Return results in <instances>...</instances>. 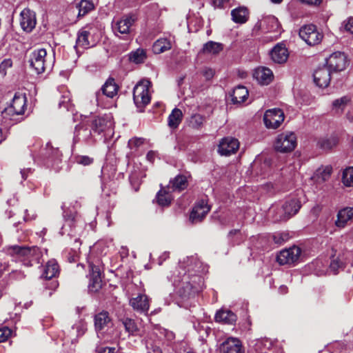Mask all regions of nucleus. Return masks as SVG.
Instances as JSON below:
<instances>
[{
  "label": "nucleus",
  "mask_w": 353,
  "mask_h": 353,
  "mask_svg": "<svg viewBox=\"0 0 353 353\" xmlns=\"http://www.w3.org/2000/svg\"><path fill=\"white\" fill-rule=\"evenodd\" d=\"M5 251L13 260L21 261L26 266H32L34 263H39L40 251L38 247L13 245L7 246Z\"/></svg>",
  "instance_id": "nucleus-1"
},
{
  "label": "nucleus",
  "mask_w": 353,
  "mask_h": 353,
  "mask_svg": "<svg viewBox=\"0 0 353 353\" xmlns=\"http://www.w3.org/2000/svg\"><path fill=\"white\" fill-rule=\"evenodd\" d=\"M203 285V281L199 275L185 274L179 284V293L182 297H188L200 292Z\"/></svg>",
  "instance_id": "nucleus-2"
},
{
  "label": "nucleus",
  "mask_w": 353,
  "mask_h": 353,
  "mask_svg": "<svg viewBox=\"0 0 353 353\" xmlns=\"http://www.w3.org/2000/svg\"><path fill=\"white\" fill-rule=\"evenodd\" d=\"M94 328L97 337L104 341L112 339V323L107 312H101L94 316Z\"/></svg>",
  "instance_id": "nucleus-3"
},
{
  "label": "nucleus",
  "mask_w": 353,
  "mask_h": 353,
  "mask_svg": "<svg viewBox=\"0 0 353 353\" xmlns=\"http://www.w3.org/2000/svg\"><path fill=\"white\" fill-rule=\"evenodd\" d=\"M137 20V16L133 13L123 16L118 21L112 23V27L114 33L123 39H128L132 31V26Z\"/></svg>",
  "instance_id": "nucleus-4"
},
{
  "label": "nucleus",
  "mask_w": 353,
  "mask_h": 353,
  "mask_svg": "<svg viewBox=\"0 0 353 353\" xmlns=\"http://www.w3.org/2000/svg\"><path fill=\"white\" fill-rule=\"evenodd\" d=\"M27 98L25 94L17 92L14 94L10 106L2 112L3 119L14 120V116L24 114L26 109Z\"/></svg>",
  "instance_id": "nucleus-5"
},
{
  "label": "nucleus",
  "mask_w": 353,
  "mask_h": 353,
  "mask_svg": "<svg viewBox=\"0 0 353 353\" xmlns=\"http://www.w3.org/2000/svg\"><path fill=\"white\" fill-rule=\"evenodd\" d=\"M151 85L150 81L143 79L134 88L133 99L138 108H143L150 102L149 88Z\"/></svg>",
  "instance_id": "nucleus-6"
},
{
  "label": "nucleus",
  "mask_w": 353,
  "mask_h": 353,
  "mask_svg": "<svg viewBox=\"0 0 353 353\" xmlns=\"http://www.w3.org/2000/svg\"><path fill=\"white\" fill-rule=\"evenodd\" d=\"M297 144L296 134L290 131L279 134L274 142V148L281 152H289L294 150Z\"/></svg>",
  "instance_id": "nucleus-7"
},
{
  "label": "nucleus",
  "mask_w": 353,
  "mask_h": 353,
  "mask_svg": "<svg viewBox=\"0 0 353 353\" xmlns=\"http://www.w3.org/2000/svg\"><path fill=\"white\" fill-rule=\"evenodd\" d=\"M29 63L38 74L44 72L47 68H51L50 63L47 61V52L44 48L34 50L30 55Z\"/></svg>",
  "instance_id": "nucleus-8"
},
{
  "label": "nucleus",
  "mask_w": 353,
  "mask_h": 353,
  "mask_svg": "<svg viewBox=\"0 0 353 353\" xmlns=\"http://www.w3.org/2000/svg\"><path fill=\"white\" fill-rule=\"evenodd\" d=\"M300 38L308 46L318 45L323 39V35L313 24L303 26L299 32Z\"/></svg>",
  "instance_id": "nucleus-9"
},
{
  "label": "nucleus",
  "mask_w": 353,
  "mask_h": 353,
  "mask_svg": "<svg viewBox=\"0 0 353 353\" xmlns=\"http://www.w3.org/2000/svg\"><path fill=\"white\" fill-rule=\"evenodd\" d=\"M83 225L73 215H70L65 219V222L61 229V235L67 234L71 237L80 236L83 232Z\"/></svg>",
  "instance_id": "nucleus-10"
},
{
  "label": "nucleus",
  "mask_w": 353,
  "mask_h": 353,
  "mask_svg": "<svg viewBox=\"0 0 353 353\" xmlns=\"http://www.w3.org/2000/svg\"><path fill=\"white\" fill-rule=\"evenodd\" d=\"M301 254L300 248L292 246L280 251L277 254L276 261L280 265L295 264L299 262Z\"/></svg>",
  "instance_id": "nucleus-11"
},
{
  "label": "nucleus",
  "mask_w": 353,
  "mask_h": 353,
  "mask_svg": "<svg viewBox=\"0 0 353 353\" xmlns=\"http://www.w3.org/2000/svg\"><path fill=\"white\" fill-rule=\"evenodd\" d=\"M284 113L279 108L270 109L265 111L263 121L266 128L276 129L284 121Z\"/></svg>",
  "instance_id": "nucleus-12"
},
{
  "label": "nucleus",
  "mask_w": 353,
  "mask_h": 353,
  "mask_svg": "<svg viewBox=\"0 0 353 353\" xmlns=\"http://www.w3.org/2000/svg\"><path fill=\"white\" fill-rule=\"evenodd\" d=\"M95 30L96 28L92 26L81 29L78 33L77 46L83 48L94 46L96 43V40L93 39Z\"/></svg>",
  "instance_id": "nucleus-13"
},
{
  "label": "nucleus",
  "mask_w": 353,
  "mask_h": 353,
  "mask_svg": "<svg viewBox=\"0 0 353 353\" xmlns=\"http://www.w3.org/2000/svg\"><path fill=\"white\" fill-rule=\"evenodd\" d=\"M113 121L110 115L105 114L95 118L92 122V130L94 132L100 134L105 132L107 134L112 132Z\"/></svg>",
  "instance_id": "nucleus-14"
},
{
  "label": "nucleus",
  "mask_w": 353,
  "mask_h": 353,
  "mask_svg": "<svg viewBox=\"0 0 353 353\" xmlns=\"http://www.w3.org/2000/svg\"><path fill=\"white\" fill-rule=\"evenodd\" d=\"M347 57L344 53L336 52L326 59V67L332 72L343 70L347 65Z\"/></svg>",
  "instance_id": "nucleus-15"
},
{
  "label": "nucleus",
  "mask_w": 353,
  "mask_h": 353,
  "mask_svg": "<svg viewBox=\"0 0 353 353\" xmlns=\"http://www.w3.org/2000/svg\"><path fill=\"white\" fill-rule=\"evenodd\" d=\"M279 28V23L274 16H267L259 21L254 26L253 31L276 32Z\"/></svg>",
  "instance_id": "nucleus-16"
},
{
  "label": "nucleus",
  "mask_w": 353,
  "mask_h": 353,
  "mask_svg": "<svg viewBox=\"0 0 353 353\" xmlns=\"http://www.w3.org/2000/svg\"><path fill=\"white\" fill-rule=\"evenodd\" d=\"M239 148V141L235 138L228 137L221 140L218 147V152L222 156H230L236 153Z\"/></svg>",
  "instance_id": "nucleus-17"
},
{
  "label": "nucleus",
  "mask_w": 353,
  "mask_h": 353,
  "mask_svg": "<svg viewBox=\"0 0 353 353\" xmlns=\"http://www.w3.org/2000/svg\"><path fill=\"white\" fill-rule=\"evenodd\" d=\"M210 210V207L205 199L195 203L190 213V219L192 223L201 222Z\"/></svg>",
  "instance_id": "nucleus-18"
},
{
  "label": "nucleus",
  "mask_w": 353,
  "mask_h": 353,
  "mask_svg": "<svg viewBox=\"0 0 353 353\" xmlns=\"http://www.w3.org/2000/svg\"><path fill=\"white\" fill-rule=\"evenodd\" d=\"M37 23L36 14L34 12L28 8L23 9L20 14V26L21 28L27 32H30Z\"/></svg>",
  "instance_id": "nucleus-19"
},
{
  "label": "nucleus",
  "mask_w": 353,
  "mask_h": 353,
  "mask_svg": "<svg viewBox=\"0 0 353 353\" xmlns=\"http://www.w3.org/2000/svg\"><path fill=\"white\" fill-rule=\"evenodd\" d=\"M90 282L88 290L92 292H98L102 287V279L101 277V271L98 266L90 264Z\"/></svg>",
  "instance_id": "nucleus-20"
},
{
  "label": "nucleus",
  "mask_w": 353,
  "mask_h": 353,
  "mask_svg": "<svg viewBox=\"0 0 353 353\" xmlns=\"http://www.w3.org/2000/svg\"><path fill=\"white\" fill-rule=\"evenodd\" d=\"M332 71L325 65L318 68L314 72V81L320 88H326L331 79Z\"/></svg>",
  "instance_id": "nucleus-21"
},
{
  "label": "nucleus",
  "mask_w": 353,
  "mask_h": 353,
  "mask_svg": "<svg viewBox=\"0 0 353 353\" xmlns=\"http://www.w3.org/2000/svg\"><path fill=\"white\" fill-rule=\"evenodd\" d=\"M353 220V208L345 207L339 210L334 225L339 229H343Z\"/></svg>",
  "instance_id": "nucleus-22"
},
{
  "label": "nucleus",
  "mask_w": 353,
  "mask_h": 353,
  "mask_svg": "<svg viewBox=\"0 0 353 353\" xmlns=\"http://www.w3.org/2000/svg\"><path fill=\"white\" fill-rule=\"evenodd\" d=\"M129 303L134 310L141 314H146L150 308V300L145 294L130 299Z\"/></svg>",
  "instance_id": "nucleus-23"
},
{
  "label": "nucleus",
  "mask_w": 353,
  "mask_h": 353,
  "mask_svg": "<svg viewBox=\"0 0 353 353\" xmlns=\"http://www.w3.org/2000/svg\"><path fill=\"white\" fill-rule=\"evenodd\" d=\"M91 138V130L84 124L78 125L74 132L73 145L79 142L89 143Z\"/></svg>",
  "instance_id": "nucleus-24"
},
{
  "label": "nucleus",
  "mask_w": 353,
  "mask_h": 353,
  "mask_svg": "<svg viewBox=\"0 0 353 353\" xmlns=\"http://www.w3.org/2000/svg\"><path fill=\"white\" fill-rule=\"evenodd\" d=\"M221 353H243L241 341L236 338H228L220 347Z\"/></svg>",
  "instance_id": "nucleus-25"
},
{
  "label": "nucleus",
  "mask_w": 353,
  "mask_h": 353,
  "mask_svg": "<svg viewBox=\"0 0 353 353\" xmlns=\"http://www.w3.org/2000/svg\"><path fill=\"white\" fill-rule=\"evenodd\" d=\"M271 59L277 63H283L288 60L289 53L285 45L281 43L276 44L270 52Z\"/></svg>",
  "instance_id": "nucleus-26"
},
{
  "label": "nucleus",
  "mask_w": 353,
  "mask_h": 353,
  "mask_svg": "<svg viewBox=\"0 0 353 353\" xmlns=\"http://www.w3.org/2000/svg\"><path fill=\"white\" fill-rule=\"evenodd\" d=\"M253 77L260 84L268 85L272 81L274 76L269 68L260 67L254 70Z\"/></svg>",
  "instance_id": "nucleus-27"
},
{
  "label": "nucleus",
  "mask_w": 353,
  "mask_h": 353,
  "mask_svg": "<svg viewBox=\"0 0 353 353\" xmlns=\"http://www.w3.org/2000/svg\"><path fill=\"white\" fill-rule=\"evenodd\" d=\"M46 150L45 156L48 159V165L53 166L61 161L62 154L58 148H54L51 143H48L46 145Z\"/></svg>",
  "instance_id": "nucleus-28"
},
{
  "label": "nucleus",
  "mask_w": 353,
  "mask_h": 353,
  "mask_svg": "<svg viewBox=\"0 0 353 353\" xmlns=\"http://www.w3.org/2000/svg\"><path fill=\"white\" fill-rule=\"evenodd\" d=\"M301 208V204L298 199H291L286 201L283 205L284 212L283 219H287L296 214Z\"/></svg>",
  "instance_id": "nucleus-29"
},
{
  "label": "nucleus",
  "mask_w": 353,
  "mask_h": 353,
  "mask_svg": "<svg viewBox=\"0 0 353 353\" xmlns=\"http://www.w3.org/2000/svg\"><path fill=\"white\" fill-rule=\"evenodd\" d=\"M332 170V167L328 165L319 168L315 171L311 179L317 184L323 183L329 179Z\"/></svg>",
  "instance_id": "nucleus-30"
},
{
  "label": "nucleus",
  "mask_w": 353,
  "mask_h": 353,
  "mask_svg": "<svg viewBox=\"0 0 353 353\" xmlns=\"http://www.w3.org/2000/svg\"><path fill=\"white\" fill-rule=\"evenodd\" d=\"M172 47V41L170 38L162 37L157 39L152 46V51L154 54H161L170 50Z\"/></svg>",
  "instance_id": "nucleus-31"
},
{
  "label": "nucleus",
  "mask_w": 353,
  "mask_h": 353,
  "mask_svg": "<svg viewBox=\"0 0 353 353\" xmlns=\"http://www.w3.org/2000/svg\"><path fill=\"white\" fill-rule=\"evenodd\" d=\"M232 21L236 23H245L249 19V11L245 7H238L231 11Z\"/></svg>",
  "instance_id": "nucleus-32"
},
{
  "label": "nucleus",
  "mask_w": 353,
  "mask_h": 353,
  "mask_svg": "<svg viewBox=\"0 0 353 353\" xmlns=\"http://www.w3.org/2000/svg\"><path fill=\"white\" fill-rule=\"evenodd\" d=\"M215 321L226 324H233L236 321V316L230 310L221 309L216 313Z\"/></svg>",
  "instance_id": "nucleus-33"
},
{
  "label": "nucleus",
  "mask_w": 353,
  "mask_h": 353,
  "mask_svg": "<svg viewBox=\"0 0 353 353\" xmlns=\"http://www.w3.org/2000/svg\"><path fill=\"white\" fill-rule=\"evenodd\" d=\"M339 139L336 135H327L319 139L317 145L323 150H329L335 147L338 143Z\"/></svg>",
  "instance_id": "nucleus-34"
},
{
  "label": "nucleus",
  "mask_w": 353,
  "mask_h": 353,
  "mask_svg": "<svg viewBox=\"0 0 353 353\" xmlns=\"http://www.w3.org/2000/svg\"><path fill=\"white\" fill-rule=\"evenodd\" d=\"M73 5L79 10L78 17H84L94 8V3L90 0H76Z\"/></svg>",
  "instance_id": "nucleus-35"
},
{
  "label": "nucleus",
  "mask_w": 353,
  "mask_h": 353,
  "mask_svg": "<svg viewBox=\"0 0 353 353\" xmlns=\"http://www.w3.org/2000/svg\"><path fill=\"white\" fill-rule=\"evenodd\" d=\"M59 272V267L56 260L48 261L44 267L42 276L46 279L55 277Z\"/></svg>",
  "instance_id": "nucleus-36"
},
{
  "label": "nucleus",
  "mask_w": 353,
  "mask_h": 353,
  "mask_svg": "<svg viewBox=\"0 0 353 353\" xmlns=\"http://www.w3.org/2000/svg\"><path fill=\"white\" fill-rule=\"evenodd\" d=\"M188 185V181L185 176L178 175L174 179L170 181L169 185L167 186L168 190L171 192H181L186 188Z\"/></svg>",
  "instance_id": "nucleus-37"
},
{
  "label": "nucleus",
  "mask_w": 353,
  "mask_h": 353,
  "mask_svg": "<svg viewBox=\"0 0 353 353\" xmlns=\"http://www.w3.org/2000/svg\"><path fill=\"white\" fill-rule=\"evenodd\" d=\"M248 90L245 86H236L232 94V101L233 103H243L248 99Z\"/></svg>",
  "instance_id": "nucleus-38"
},
{
  "label": "nucleus",
  "mask_w": 353,
  "mask_h": 353,
  "mask_svg": "<svg viewBox=\"0 0 353 353\" xmlns=\"http://www.w3.org/2000/svg\"><path fill=\"white\" fill-rule=\"evenodd\" d=\"M350 101L351 99L348 96L335 99L332 103V110L336 114H341Z\"/></svg>",
  "instance_id": "nucleus-39"
},
{
  "label": "nucleus",
  "mask_w": 353,
  "mask_h": 353,
  "mask_svg": "<svg viewBox=\"0 0 353 353\" xmlns=\"http://www.w3.org/2000/svg\"><path fill=\"white\" fill-rule=\"evenodd\" d=\"M183 113L179 108L172 110L171 114L168 118V125L170 128H176L182 121Z\"/></svg>",
  "instance_id": "nucleus-40"
},
{
  "label": "nucleus",
  "mask_w": 353,
  "mask_h": 353,
  "mask_svg": "<svg viewBox=\"0 0 353 353\" xmlns=\"http://www.w3.org/2000/svg\"><path fill=\"white\" fill-rule=\"evenodd\" d=\"M101 91L103 94L112 98L117 93L118 86L113 79H109L102 86Z\"/></svg>",
  "instance_id": "nucleus-41"
},
{
  "label": "nucleus",
  "mask_w": 353,
  "mask_h": 353,
  "mask_svg": "<svg viewBox=\"0 0 353 353\" xmlns=\"http://www.w3.org/2000/svg\"><path fill=\"white\" fill-rule=\"evenodd\" d=\"M253 347L257 353H263L265 350H268L272 346L271 341L268 339H260L252 342Z\"/></svg>",
  "instance_id": "nucleus-42"
},
{
  "label": "nucleus",
  "mask_w": 353,
  "mask_h": 353,
  "mask_svg": "<svg viewBox=\"0 0 353 353\" xmlns=\"http://www.w3.org/2000/svg\"><path fill=\"white\" fill-rule=\"evenodd\" d=\"M171 190H161L157 195V202L161 206H166L170 204L172 197L170 194Z\"/></svg>",
  "instance_id": "nucleus-43"
},
{
  "label": "nucleus",
  "mask_w": 353,
  "mask_h": 353,
  "mask_svg": "<svg viewBox=\"0 0 353 353\" xmlns=\"http://www.w3.org/2000/svg\"><path fill=\"white\" fill-rule=\"evenodd\" d=\"M59 108H64L67 111H73V105L71 102L70 92L68 90L63 92L59 102Z\"/></svg>",
  "instance_id": "nucleus-44"
},
{
  "label": "nucleus",
  "mask_w": 353,
  "mask_h": 353,
  "mask_svg": "<svg viewBox=\"0 0 353 353\" xmlns=\"http://www.w3.org/2000/svg\"><path fill=\"white\" fill-rule=\"evenodd\" d=\"M146 57V52L142 48H138L129 54V60L137 64L143 63Z\"/></svg>",
  "instance_id": "nucleus-45"
},
{
  "label": "nucleus",
  "mask_w": 353,
  "mask_h": 353,
  "mask_svg": "<svg viewBox=\"0 0 353 353\" xmlns=\"http://www.w3.org/2000/svg\"><path fill=\"white\" fill-rule=\"evenodd\" d=\"M123 325L125 327V332L130 335H137L139 331L138 327L135 321L130 318H123L121 319Z\"/></svg>",
  "instance_id": "nucleus-46"
},
{
  "label": "nucleus",
  "mask_w": 353,
  "mask_h": 353,
  "mask_svg": "<svg viewBox=\"0 0 353 353\" xmlns=\"http://www.w3.org/2000/svg\"><path fill=\"white\" fill-rule=\"evenodd\" d=\"M222 50V44L212 41L207 42L203 48V51L204 53H210L214 54H218Z\"/></svg>",
  "instance_id": "nucleus-47"
},
{
  "label": "nucleus",
  "mask_w": 353,
  "mask_h": 353,
  "mask_svg": "<svg viewBox=\"0 0 353 353\" xmlns=\"http://www.w3.org/2000/svg\"><path fill=\"white\" fill-rule=\"evenodd\" d=\"M342 182L346 187H353V167H349L343 172Z\"/></svg>",
  "instance_id": "nucleus-48"
},
{
  "label": "nucleus",
  "mask_w": 353,
  "mask_h": 353,
  "mask_svg": "<svg viewBox=\"0 0 353 353\" xmlns=\"http://www.w3.org/2000/svg\"><path fill=\"white\" fill-rule=\"evenodd\" d=\"M205 117L201 114H195L192 115L190 120V125L194 129H200L203 124Z\"/></svg>",
  "instance_id": "nucleus-49"
},
{
  "label": "nucleus",
  "mask_w": 353,
  "mask_h": 353,
  "mask_svg": "<svg viewBox=\"0 0 353 353\" xmlns=\"http://www.w3.org/2000/svg\"><path fill=\"white\" fill-rule=\"evenodd\" d=\"M72 329L76 330L77 336H81L87 331V323L84 320L80 319L72 325Z\"/></svg>",
  "instance_id": "nucleus-50"
},
{
  "label": "nucleus",
  "mask_w": 353,
  "mask_h": 353,
  "mask_svg": "<svg viewBox=\"0 0 353 353\" xmlns=\"http://www.w3.org/2000/svg\"><path fill=\"white\" fill-rule=\"evenodd\" d=\"M272 237L276 244L281 245L289 239V234L286 232H276Z\"/></svg>",
  "instance_id": "nucleus-51"
},
{
  "label": "nucleus",
  "mask_w": 353,
  "mask_h": 353,
  "mask_svg": "<svg viewBox=\"0 0 353 353\" xmlns=\"http://www.w3.org/2000/svg\"><path fill=\"white\" fill-rule=\"evenodd\" d=\"M93 161V159L88 156H77L75 157V162L79 165H88Z\"/></svg>",
  "instance_id": "nucleus-52"
},
{
  "label": "nucleus",
  "mask_w": 353,
  "mask_h": 353,
  "mask_svg": "<svg viewBox=\"0 0 353 353\" xmlns=\"http://www.w3.org/2000/svg\"><path fill=\"white\" fill-rule=\"evenodd\" d=\"M144 142V139L143 138H132L128 141V146L130 149H136L141 145Z\"/></svg>",
  "instance_id": "nucleus-53"
},
{
  "label": "nucleus",
  "mask_w": 353,
  "mask_h": 353,
  "mask_svg": "<svg viewBox=\"0 0 353 353\" xmlns=\"http://www.w3.org/2000/svg\"><path fill=\"white\" fill-rule=\"evenodd\" d=\"M12 331L7 327L0 328V343L6 341L11 335Z\"/></svg>",
  "instance_id": "nucleus-54"
},
{
  "label": "nucleus",
  "mask_w": 353,
  "mask_h": 353,
  "mask_svg": "<svg viewBox=\"0 0 353 353\" xmlns=\"http://www.w3.org/2000/svg\"><path fill=\"white\" fill-rule=\"evenodd\" d=\"M201 72L203 76L205 77V80L208 81H211L215 74L214 70L210 68H203Z\"/></svg>",
  "instance_id": "nucleus-55"
},
{
  "label": "nucleus",
  "mask_w": 353,
  "mask_h": 353,
  "mask_svg": "<svg viewBox=\"0 0 353 353\" xmlns=\"http://www.w3.org/2000/svg\"><path fill=\"white\" fill-rule=\"evenodd\" d=\"M12 61L10 59H5L0 63V73L5 75L6 69L12 66Z\"/></svg>",
  "instance_id": "nucleus-56"
},
{
  "label": "nucleus",
  "mask_w": 353,
  "mask_h": 353,
  "mask_svg": "<svg viewBox=\"0 0 353 353\" xmlns=\"http://www.w3.org/2000/svg\"><path fill=\"white\" fill-rule=\"evenodd\" d=\"M145 344L148 353H161L159 347L157 345H154L150 341L147 340Z\"/></svg>",
  "instance_id": "nucleus-57"
},
{
  "label": "nucleus",
  "mask_w": 353,
  "mask_h": 353,
  "mask_svg": "<svg viewBox=\"0 0 353 353\" xmlns=\"http://www.w3.org/2000/svg\"><path fill=\"white\" fill-rule=\"evenodd\" d=\"M342 267V263L338 259H333L330 263V268L336 274L338 270Z\"/></svg>",
  "instance_id": "nucleus-58"
},
{
  "label": "nucleus",
  "mask_w": 353,
  "mask_h": 353,
  "mask_svg": "<svg viewBox=\"0 0 353 353\" xmlns=\"http://www.w3.org/2000/svg\"><path fill=\"white\" fill-rule=\"evenodd\" d=\"M230 0H211L212 6L216 9H222L224 8L225 3H228Z\"/></svg>",
  "instance_id": "nucleus-59"
},
{
  "label": "nucleus",
  "mask_w": 353,
  "mask_h": 353,
  "mask_svg": "<svg viewBox=\"0 0 353 353\" xmlns=\"http://www.w3.org/2000/svg\"><path fill=\"white\" fill-rule=\"evenodd\" d=\"M343 23L345 30L353 34V17L348 18Z\"/></svg>",
  "instance_id": "nucleus-60"
},
{
  "label": "nucleus",
  "mask_w": 353,
  "mask_h": 353,
  "mask_svg": "<svg viewBox=\"0 0 353 353\" xmlns=\"http://www.w3.org/2000/svg\"><path fill=\"white\" fill-rule=\"evenodd\" d=\"M114 347H108L103 346H97L96 348V351L97 353H114Z\"/></svg>",
  "instance_id": "nucleus-61"
},
{
  "label": "nucleus",
  "mask_w": 353,
  "mask_h": 353,
  "mask_svg": "<svg viewBox=\"0 0 353 353\" xmlns=\"http://www.w3.org/2000/svg\"><path fill=\"white\" fill-rule=\"evenodd\" d=\"M157 157V154L154 151L150 150L148 152L146 155V159L148 161L153 163L155 158Z\"/></svg>",
  "instance_id": "nucleus-62"
},
{
  "label": "nucleus",
  "mask_w": 353,
  "mask_h": 353,
  "mask_svg": "<svg viewBox=\"0 0 353 353\" xmlns=\"http://www.w3.org/2000/svg\"><path fill=\"white\" fill-rule=\"evenodd\" d=\"M155 330L159 331L161 334H163L165 337H167L168 339H170L172 338V333L169 332L168 330L162 328H155Z\"/></svg>",
  "instance_id": "nucleus-63"
},
{
  "label": "nucleus",
  "mask_w": 353,
  "mask_h": 353,
  "mask_svg": "<svg viewBox=\"0 0 353 353\" xmlns=\"http://www.w3.org/2000/svg\"><path fill=\"white\" fill-rule=\"evenodd\" d=\"M270 166V159H265L263 164L261 165V168H264L265 170H267ZM266 170H265L261 174H265Z\"/></svg>",
  "instance_id": "nucleus-64"
}]
</instances>
